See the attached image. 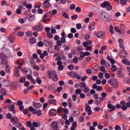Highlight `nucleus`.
Here are the masks:
<instances>
[{
  "instance_id": "nucleus-1",
  "label": "nucleus",
  "mask_w": 130,
  "mask_h": 130,
  "mask_svg": "<svg viewBox=\"0 0 130 130\" xmlns=\"http://www.w3.org/2000/svg\"><path fill=\"white\" fill-rule=\"evenodd\" d=\"M99 16L101 19H102L103 21H105V22L109 21V19L110 18L108 13L104 11H101L100 13Z\"/></svg>"
},
{
  "instance_id": "nucleus-2",
  "label": "nucleus",
  "mask_w": 130,
  "mask_h": 130,
  "mask_svg": "<svg viewBox=\"0 0 130 130\" xmlns=\"http://www.w3.org/2000/svg\"><path fill=\"white\" fill-rule=\"evenodd\" d=\"M108 84L111 86L113 88L115 89L118 87V81L116 79H112L108 81Z\"/></svg>"
},
{
  "instance_id": "nucleus-3",
  "label": "nucleus",
  "mask_w": 130,
  "mask_h": 130,
  "mask_svg": "<svg viewBox=\"0 0 130 130\" xmlns=\"http://www.w3.org/2000/svg\"><path fill=\"white\" fill-rule=\"evenodd\" d=\"M44 28V27L42 24L36 25L32 27V30L37 31V32H41V31H42Z\"/></svg>"
},
{
  "instance_id": "nucleus-4",
  "label": "nucleus",
  "mask_w": 130,
  "mask_h": 130,
  "mask_svg": "<svg viewBox=\"0 0 130 130\" xmlns=\"http://www.w3.org/2000/svg\"><path fill=\"white\" fill-rule=\"evenodd\" d=\"M101 64L102 66H104L107 69L110 68V63L109 62L106 61L104 59H102L101 60Z\"/></svg>"
},
{
  "instance_id": "nucleus-5",
  "label": "nucleus",
  "mask_w": 130,
  "mask_h": 130,
  "mask_svg": "<svg viewBox=\"0 0 130 130\" xmlns=\"http://www.w3.org/2000/svg\"><path fill=\"white\" fill-rule=\"evenodd\" d=\"M61 36L62 37L60 38V42L62 43H66V38H67V36H66V32L64 31H62L61 34Z\"/></svg>"
},
{
  "instance_id": "nucleus-6",
  "label": "nucleus",
  "mask_w": 130,
  "mask_h": 130,
  "mask_svg": "<svg viewBox=\"0 0 130 130\" xmlns=\"http://www.w3.org/2000/svg\"><path fill=\"white\" fill-rule=\"evenodd\" d=\"M44 44L45 46H52L53 42L50 40H45L44 41Z\"/></svg>"
},
{
  "instance_id": "nucleus-7",
  "label": "nucleus",
  "mask_w": 130,
  "mask_h": 130,
  "mask_svg": "<svg viewBox=\"0 0 130 130\" xmlns=\"http://www.w3.org/2000/svg\"><path fill=\"white\" fill-rule=\"evenodd\" d=\"M127 56V52L123 50L120 51V57L121 58H125Z\"/></svg>"
},
{
  "instance_id": "nucleus-8",
  "label": "nucleus",
  "mask_w": 130,
  "mask_h": 130,
  "mask_svg": "<svg viewBox=\"0 0 130 130\" xmlns=\"http://www.w3.org/2000/svg\"><path fill=\"white\" fill-rule=\"evenodd\" d=\"M102 102H103V99H102L101 97H99L94 101V103L97 105V106H100Z\"/></svg>"
},
{
  "instance_id": "nucleus-9",
  "label": "nucleus",
  "mask_w": 130,
  "mask_h": 130,
  "mask_svg": "<svg viewBox=\"0 0 130 130\" xmlns=\"http://www.w3.org/2000/svg\"><path fill=\"white\" fill-rule=\"evenodd\" d=\"M98 38H104L105 37V32L100 30L96 34Z\"/></svg>"
},
{
  "instance_id": "nucleus-10",
  "label": "nucleus",
  "mask_w": 130,
  "mask_h": 130,
  "mask_svg": "<svg viewBox=\"0 0 130 130\" xmlns=\"http://www.w3.org/2000/svg\"><path fill=\"white\" fill-rule=\"evenodd\" d=\"M3 85L4 87H10L11 85V81L4 79L3 81Z\"/></svg>"
},
{
  "instance_id": "nucleus-11",
  "label": "nucleus",
  "mask_w": 130,
  "mask_h": 130,
  "mask_svg": "<svg viewBox=\"0 0 130 130\" xmlns=\"http://www.w3.org/2000/svg\"><path fill=\"white\" fill-rule=\"evenodd\" d=\"M26 19L29 21V22H34L35 20V16L31 14H28L26 16Z\"/></svg>"
},
{
  "instance_id": "nucleus-12",
  "label": "nucleus",
  "mask_w": 130,
  "mask_h": 130,
  "mask_svg": "<svg viewBox=\"0 0 130 130\" xmlns=\"http://www.w3.org/2000/svg\"><path fill=\"white\" fill-rule=\"evenodd\" d=\"M52 128L54 130L58 129V123L56 121H54L52 123Z\"/></svg>"
},
{
  "instance_id": "nucleus-13",
  "label": "nucleus",
  "mask_w": 130,
  "mask_h": 130,
  "mask_svg": "<svg viewBox=\"0 0 130 130\" xmlns=\"http://www.w3.org/2000/svg\"><path fill=\"white\" fill-rule=\"evenodd\" d=\"M95 26H96V23L93 22L91 23V24L89 25L88 29L89 30V31H93V30H95Z\"/></svg>"
},
{
  "instance_id": "nucleus-14",
  "label": "nucleus",
  "mask_w": 130,
  "mask_h": 130,
  "mask_svg": "<svg viewBox=\"0 0 130 130\" xmlns=\"http://www.w3.org/2000/svg\"><path fill=\"white\" fill-rule=\"evenodd\" d=\"M57 64L58 66V69L59 71H62L63 70V65H62V61H58L57 62Z\"/></svg>"
},
{
  "instance_id": "nucleus-15",
  "label": "nucleus",
  "mask_w": 130,
  "mask_h": 130,
  "mask_svg": "<svg viewBox=\"0 0 130 130\" xmlns=\"http://www.w3.org/2000/svg\"><path fill=\"white\" fill-rule=\"evenodd\" d=\"M56 113H57V111L55 109H51L49 111V114L51 116H55V115H56Z\"/></svg>"
},
{
  "instance_id": "nucleus-16",
  "label": "nucleus",
  "mask_w": 130,
  "mask_h": 130,
  "mask_svg": "<svg viewBox=\"0 0 130 130\" xmlns=\"http://www.w3.org/2000/svg\"><path fill=\"white\" fill-rule=\"evenodd\" d=\"M107 58L112 64H114V63H115V60H114V59H113L112 56L108 55Z\"/></svg>"
},
{
  "instance_id": "nucleus-17",
  "label": "nucleus",
  "mask_w": 130,
  "mask_h": 130,
  "mask_svg": "<svg viewBox=\"0 0 130 130\" xmlns=\"http://www.w3.org/2000/svg\"><path fill=\"white\" fill-rule=\"evenodd\" d=\"M14 76L17 78L20 77V70L18 69V68H15L14 69Z\"/></svg>"
},
{
  "instance_id": "nucleus-18",
  "label": "nucleus",
  "mask_w": 130,
  "mask_h": 130,
  "mask_svg": "<svg viewBox=\"0 0 130 130\" xmlns=\"http://www.w3.org/2000/svg\"><path fill=\"white\" fill-rule=\"evenodd\" d=\"M24 72L26 75H32V70L30 68H25L24 70Z\"/></svg>"
},
{
  "instance_id": "nucleus-19",
  "label": "nucleus",
  "mask_w": 130,
  "mask_h": 130,
  "mask_svg": "<svg viewBox=\"0 0 130 130\" xmlns=\"http://www.w3.org/2000/svg\"><path fill=\"white\" fill-rule=\"evenodd\" d=\"M48 103H49V104H53L54 105H56V100L54 99H49L48 101Z\"/></svg>"
},
{
  "instance_id": "nucleus-20",
  "label": "nucleus",
  "mask_w": 130,
  "mask_h": 130,
  "mask_svg": "<svg viewBox=\"0 0 130 130\" xmlns=\"http://www.w3.org/2000/svg\"><path fill=\"white\" fill-rule=\"evenodd\" d=\"M34 107H35V108H37V109H40V108L42 107V104L40 103H34Z\"/></svg>"
},
{
  "instance_id": "nucleus-21",
  "label": "nucleus",
  "mask_w": 130,
  "mask_h": 130,
  "mask_svg": "<svg viewBox=\"0 0 130 130\" xmlns=\"http://www.w3.org/2000/svg\"><path fill=\"white\" fill-rule=\"evenodd\" d=\"M109 5H110V3H109V2L105 1L103 3L101 4V6L102 8L105 9V8H107V6H109Z\"/></svg>"
},
{
  "instance_id": "nucleus-22",
  "label": "nucleus",
  "mask_w": 130,
  "mask_h": 130,
  "mask_svg": "<svg viewBox=\"0 0 130 130\" xmlns=\"http://www.w3.org/2000/svg\"><path fill=\"white\" fill-rule=\"evenodd\" d=\"M49 2H50V0H46L44 2V8H49V7H50V3Z\"/></svg>"
},
{
  "instance_id": "nucleus-23",
  "label": "nucleus",
  "mask_w": 130,
  "mask_h": 130,
  "mask_svg": "<svg viewBox=\"0 0 130 130\" xmlns=\"http://www.w3.org/2000/svg\"><path fill=\"white\" fill-rule=\"evenodd\" d=\"M85 111H86V112H88V115H92V111L91 110V108L89 106H88L85 108Z\"/></svg>"
},
{
  "instance_id": "nucleus-24",
  "label": "nucleus",
  "mask_w": 130,
  "mask_h": 130,
  "mask_svg": "<svg viewBox=\"0 0 130 130\" xmlns=\"http://www.w3.org/2000/svg\"><path fill=\"white\" fill-rule=\"evenodd\" d=\"M3 52L5 56L6 55H10V54H11V50L8 49H5L4 50H3Z\"/></svg>"
},
{
  "instance_id": "nucleus-25",
  "label": "nucleus",
  "mask_w": 130,
  "mask_h": 130,
  "mask_svg": "<svg viewBox=\"0 0 130 130\" xmlns=\"http://www.w3.org/2000/svg\"><path fill=\"white\" fill-rule=\"evenodd\" d=\"M108 107L109 108V109L111 110V111H114V110H115L116 107L115 106H113L111 104H108Z\"/></svg>"
},
{
  "instance_id": "nucleus-26",
  "label": "nucleus",
  "mask_w": 130,
  "mask_h": 130,
  "mask_svg": "<svg viewBox=\"0 0 130 130\" xmlns=\"http://www.w3.org/2000/svg\"><path fill=\"white\" fill-rule=\"evenodd\" d=\"M11 121L13 123H16L19 121V119L17 117H14L13 118H11Z\"/></svg>"
},
{
  "instance_id": "nucleus-27",
  "label": "nucleus",
  "mask_w": 130,
  "mask_h": 130,
  "mask_svg": "<svg viewBox=\"0 0 130 130\" xmlns=\"http://www.w3.org/2000/svg\"><path fill=\"white\" fill-rule=\"evenodd\" d=\"M119 46L120 48L123 49V40L120 39L118 40Z\"/></svg>"
},
{
  "instance_id": "nucleus-28",
  "label": "nucleus",
  "mask_w": 130,
  "mask_h": 130,
  "mask_svg": "<svg viewBox=\"0 0 130 130\" xmlns=\"http://www.w3.org/2000/svg\"><path fill=\"white\" fill-rule=\"evenodd\" d=\"M55 88H56V84L54 83L51 85V87H48V90L49 91H51V90H54Z\"/></svg>"
},
{
  "instance_id": "nucleus-29",
  "label": "nucleus",
  "mask_w": 130,
  "mask_h": 130,
  "mask_svg": "<svg viewBox=\"0 0 130 130\" xmlns=\"http://www.w3.org/2000/svg\"><path fill=\"white\" fill-rule=\"evenodd\" d=\"M56 73H55V72L53 71H50L48 73V76L49 79H51L52 77H54V75H55Z\"/></svg>"
},
{
  "instance_id": "nucleus-30",
  "label": "nucleus",
  "mask_w": 130,
  "mask_h": 130,
  "mask_svg": "<svg viewBox=\"0 0 130 130\" xmlns=\"http://www.w3.org/2000/svg\"><path fill=\"white\" fill-rule=\"evenodd\" d=\"M111 71L112 72H116V71H117V67L114 64H112L111 67Z\"/></svg>"
},
{
  "instance_id": "nucleus-31",
  "label": "nucleus",
  "mask_w": 130,
  "mask_h": 130,
  "mask_svg": "<svg viewBox=\"0 0 130 130\" xmlns=\"http://www.w3.org/2000/svg\"><path fill=\"white\" fill-rule=\"evenodd\" d=\"M37 114L38 116H41L42 115V111H41V110H36L35 114Z\"/></svg>"
},
{
  "instance_id": "nucleus-32",
  "label": "nucleus",
  "mask_w": 130,
  "mask_h": 130,
  "mask_svg": "<svg viewBox=\"0 0 130 130\" xmlns=\"http://www.w3.org/2000/svg\"><path fill=\"white\" fill-rule=\"evenodd\" d=\"M69 75L71 78H76V76H77V73L75 72H70L69 73Z\"/></svg>"
},
{
  "instance_id": "nucleus-33",
  "label": "nucleus",
  "mask_w": 130,
  "mask_h": 130,
  "mask_svg": "<svg viewBox=\"0 0 130 130\" xmlns=\"http://www.w3.org/2000/svg\"><path fill=\"white\" fill-rule=\"evenodd\" d=\"M72 126L71 128V130H76V127H77V124L76 122H74L72 124Z\"/></svg>"
},
{
  "instance_id": "nucleus-34",
  "label": "nucleus",
  "mask_w": 130,
  "mask_h": 130,
  "mask_svg": "<svg viewBox=\"0 0 130 130\" xmlns=\"http://www.w3.org/2000/svg\"><path fill=\"white\" fill-rule=\"evenodd\" d=\"M29 41L30 43H32V44H34V43H36V39H35L34 37H31L29 39Z\"/></svg>"
},
{
  "instance_id": "nucleus-35",
  "label": "nucleus",
  "mask_w": 130,
  "mask_h": 130,
  "mask_svg": "<svg viewBox=\"0 0 130 130\" xmlns=\"http://www.w3.org/2000/svg\"><path fill=\"white\" fill-rule=\"evenodd\" d=\"M122 61V63H124V64H126V66H130V62L129 61H127L126 59H123Z\"/></svg>"
},
{
  "instance_id": "nucleus-36",
  "label": "nucleus",
  "mask_w": 130,
  "mask_h": 130,
  "mask_svg": "<svg viewBox=\"0 0 130 130\" xmlns=\"http://www.w3.org/2000/svg\"><path fill=\"white\" fill-rule=\"evenodd\" d=\"M77 98H78V94L74 93L72 95V100L74 102L77 101Z\"/></svg>"
},
{
  "instance_id": "nucleus-37",
  "label": "nucleus",
  "mask_w": 130,
  "mask_h": 130,
  "mask_svg": "<svg viewBox=\"0 0 130 130\" xmlns=\"http://www.w3.org/2000/svg\"><path fill=\"white\" fill-rule=\"evenodd\" d=\"M28 110H29V111H30V112H32V113L34 114L36 113H35V111H36V109H34V108H33V107L31 106V107H29L28 108Z\"/></svg>"
},
{
  "instance_id": "nucleus-38",
  "label": "nucleus",
  "mask_w": 130,
  "mask_h": 130,
  "mask_svg": "<svg viewBox=\"0 0 130 130\" xmlns=\"http://www.w3.org/2000/svg\"><path fill=\"white\" fill-rule=\"evenodd\" d=\"M1 94L3 95H5L7 94V89L5 88H2L1 90Z\"/></svg>"
},
{
  "instance_id": "nucleus-39",
  "label": "nucleus",
  "mask_w": 130,
  "mask_h": 130,
  "mask_svg": "<svg viewBox=\"0 0 130 130\" xmlns=\"http://www.w3.org/2000/svg\"><path fill=\"white\" fill-rule=\"evenodd\" d=\"M18 21L20 24H24L26 22V18H20Z\"/></svg>"
},
{
  "instance_id": "nucleus-40",
  "label": "nucleus",
  "mask_w": 130,
  "mask_h": 130,
  "mask_svg": "<svg viewBox=\"0 0 130 130\" xmlns=\"http://www.w3.org/2000/svg\"><path fill=\"white\" fill-rule=\"evenodd\" d=\"M75 94H76L77 95H80V93H82V90H81L80 88H78L75 90Z\"/></svg>"
},
{
  "instance_id": "nucleus-41",
  "label": "nucleus",
  "mask_w": 130,
  "mask_h": 130,
  "mask_svg": "<svg viewBox=\"0 0 130 130\" xmlns=\"http://www.w3.org/2000/svg\"><path fill=\"white\" fill-rule=\"evenodd\" d=\"M114 30H115V31H116V32H117V33H120V34H121V30H120V29H119V28H118V27L115 26V27H114Z\"/></svg>"
},
{
  "instance_id": "nucleus-42",
  "label": "nucleus",
  "mask_w": 130,
  "mask_h": 130,
  "mask_svg": "<svg viewBox=\"0 0 130 130\" xmlns=\"http://www.w3.org/2000/svg\"><path fill=\"white\" fill-rule=\"evenodd\" d=\"M2 66H4L5 67H6L7 66H8V61H7V60H2Z\"/></svg>"
},
{
  "instance_id": "nucleus-43",
  "label": "nucleus",
  "mask_w": 130,
  "mask_h": 130,
  "mask_svg": "<svg viewBox=\"0 0 130 130\" xmlns=\"http://www.w3.org/2000/svg\"><path fill=\"white\" fill-rule=\"evenodd\" d=\"M101 72H103V73H107V70H105V67L104 66H101L100 69Z\"/></svg>"
},
{
  "instance_id": "nucleus-44",
  "label": "nucleus",
  "mask_w": 130,
  "mask_h": 130,
  "mask_svg": "<svg viewBox=\"0 0 130 130\" xmlns=\"http://www.w3.org/2000/svg\"><path fill=\"white\" fill-rule=\"evenodd\" d=\"M80 87L81 88H85L87 87V84L85 83V82H83L80 84Z\"/></svg>"
},
{
  "instance_id": "nucleus-45",
  "label": "nucleus",
  "mask_w": 130,
  "mask_h": 130,
  "mask_svg": "<svg viewBox=\"0 0 130 130\" xmlns=\"http://www.w3.org/2000/svg\"><path fill=\"white\" fill-rule=\"evenodd\" d=\"M24 34H25V33H24L23 31H18L17 32V35H18V36H19L20 37H22V36H24Z\"/></svg>"
},
{
  "instance_id": "nucleus-46",
  "label": "nucleus",
  "mask_w": 130,
  "mask_h": 130,
  "mask_svg": "<svg viewBox=\"0 0 130 130\" xmlns=\"http://www.w3.org/2000/svg\"><path fill=\"white\" fill-rule=\"evenodd\" d=\"M68 70H70V71H73L74 69H75V67L73 64H70L68 67Z\"/></svg>"
},
{
  "instance_id": "nucleus-47",
  "label": "nucleus",
  "mask_w": 130,
  "mask_h": 130,
  "mask_svg": "<svg viewBox=\"0 0 130 130\" xmlns=\"http://www.w3.org/2000/svg\"><path fill=\"white\" fill-rule=\"evenodd\" d=\"M118 117L119 118H124V115L123 114H121V112H119L117 113Z\"/></svg>"
},
{
  "instance_id": "nucleus-48",
  "label": "nucleus",
  "mask_w": 130,
  "mask_h": 130,
  "mask_svg": "<svg viewBox=\"0 0 130 130\" xmlns=\"http://www.w3.org/2000/svg\"><path fill=\"white\" fill-rule=\"evenodd\" d=\"M8 39L10 42H11V43H14L15 42V40L14 39V38L12 37H9L8 38Z\"/></svg>"
},
{
  "instance_id": "nucleus-49",
  "label": "nucleus",
  "mask_w": 130,
  "mask_h": 130,
  "mask_svg": "<svg viewBox=\"0 0 130 130\" xmlns=\"http://www.w3.org/2000/svg\"><path fill=\"white\" fill-rule=\"evenodd\" d=\"M62 111L64 113H66V114L69 113V109H68L67 108H63Z\"/></svg>"
},
{
  "instance_id": "nucleus-50",
  "label": "nucleus",
  "mask_w": 130,
  "mask_h": 130,
  "mask_svg": "<svg viewBox=\"0 0 130 130\" xmlns=\"http://www.w3.org/2000/svg\"><path fill=\"white\" fill-rule=\"evenodd\" d=\"M73 61L74 63H78V62H79L78 57H75L73 60Z\"/></svg>"
},
{
  "instance_id": "nucleus-51",
  "label": "nucleus",
  "mask_w": 130,
  "mask_h": 130,
  "mask_svg": "<svg viewBox=\"0 0 130 130\" xmlns=\"http://www.w3.org/2000/svg\"><path fill=\"white\" fill-rule=\"evenodd\" d=\"M96 91H99V92H101L102 90H103V87L101 86H98V87H96Z\"/></svg>"
},
{
  "instance_id": "nucleus-52",
  "label": "nucleus",
  "mask_w": 130,
  "mask_h": 130,
  "mask_svg": "<svg viewBox=\"0 0 130 130\" xmlns=\"http://www.w3.org/2000/svg\"><path fill=\"white\" fill-rule=\"evenodd\" d=\"M62 16H63V17H64V18H65L66 19H69V14H68V13L64 12V13L62 14Z\"/></svg>"
},
{
  "instance_id": "nucleus-53",
  "label": "nucleus",
  "mask_w": 130,
  "mask_h": 130,
  "mask_svg": "<svg viewBox=\"0 0 130 130\" xmlns=\"http://www.w3.org/2000/svg\"><path fill=\"white\" fill-rule=\"evenodd\" d=\"M36 81L39 85L42 83V80H41V79H40L39 77L37 78Z\"/></svg>"
},
{
  "instance_id": "nucleus-54",
  "label": "nucleus",
  "mask_w": 130,
  "mask_h": 130,
  "mask_svg": "<svg viewBox=\"0 0 130 130\" xmlns=\"http://www.w3.org/2000/svg\"><path fill=\"white\" fill-rule=\"evenodd\" d=\"M46 34L48 38H52L53 37V35L51 32H47Z\"/></svg>"
},
{
  "instance_id": "nucleus-55",
  "label": "nucleus",
  "mask_w": 130,
  "mask_h": 130,
  "mask_svg": "<svg viewBox=\"0 0 130 130\" xmlns=\"http://www.w3.org/2000/svg\"><path fill=\"white\" fill-rule=\"evenodd\" d=\"M15 109V105H12L9 108V110L10 111H13Z\"/></svg>"
},
{
  "instance_id": "nucleus-56",
  "label": "nucleus",
  "mask_w": 130,
  "mask_h": 130,
  "mask_svg": "<svg viewBox=\"0 0 130 130\" xmlns=\"http://www.w3.org/2000/svg\"><path fill=\"white\" fill-rule=\"evenodd\" d=\"M70 10H75L76 9V5L71 4L70 6Z\"/></svg>"
},
{
  "instance_id": "nucleus-57",
  "label": "nucleus",
  "mask_w": 130,
  "mask_h": 130,
  "mask_svg": "<svg viewBox=\"0 0 130 130\" xmlns=\"http://www.w3.org/2000/svg\"><path fill=\"white\" fill-rule=\"evenodd\" d=\"M52 79L55 81L56 82L57 80H58V78H57V75H56V73L54 75V77H52Z\"/></svg>"
},
{
  "instance_id": "nucleus-58",
  "label": "nucleus",
  "mask_w": 130,
  "mask_h": 130,
  "mask_svg": "<svg viewBox=\"0 0 130 130\" xmlns=\"http://www.w3.org/2000/svg\"><path fill=\"white\" fill-rule=\"evenodd\" d=\"M61 117L63 119H64L66 120L68 118V115H66V114H62L61 115Z\"/></svg>"
},
{
  "instance_id": "nucleus-59",
  "label": "nucleus",
  "mask_w": 130,
  "mask_h": 130,
  "mask_svg": "<svg viewBox=\"0 0 130 130\" xmlns=\"http://www.w3.org/2000/svg\"><path fill=\"white\" fill-rule=\"evenodd\" d=\"M26 81V78L25 77H21L20 78V83H25Z\"/></svg>"
},
{
  "instance_id": "nucleus-60",
  "label": "nucleus",
  "mask_w": 130,
  "mask_h": 130,
  "mask_svg": "<svg viewBox=\"0 0 130 130\" xmlns=\"http://www.w3.org/2000/svg\"><path fill=\"white\" fill-rule=\"evenodd\" d=\"M90 91V88L88 87H86L85 88H84V93H88Z\"/></svg>"
},
{
  "instance_id": "nucleus-61",
  "label": "nucleus",
  "mask_w": 130,
  "mask_h": 130,
  "mask_svg": "<svg viewBox=\"0 0 130 130\" xmlns=\"http://www.w3.org/2000/svg\"><path fill=\"white\" fill-rule=\"evenodd\" d=\"M38 46H39V47H43V46H44L43 42L40 41L38 43Z\"/></svg>"
},
{
  "instance_id": "nucleus-62",
  "label": "nucleus",
  "mask_w": 130,
  "mask_h": 130,
  "mask_svg": "<svg viewBox=\"0 0 130 130\" xmlns=\"http://www.w3.org/2000/svg\"><path fill=\"white\" fill-rule=\"evenodd\" d=\"M76 28L78 30H80L82 28V24L81 23H78L76 24Z\"/></svg>"
},
{
  "instance_id": "nucleus-63",
  "label": "nucleus",
  "mask_w": 130,
  "mask_h": 130,
  "mask_svg": "<svg viewBox=\"0 0 130 130\" xmlns=\"http://www.w3.org/2000/svg\"><path fill=\"white\" fill-rule=\"evenodd\" d=\"M114 128L115 130H121V127L118 125H116Z\"/></svg>"
},
{
  "instance_id": "nucleus-64",
  "label": "nucleus",
  "mask_w": 130,
  "mask_h": 130,
  "mask_svg": "<svg viewBox=\"0 0 130 130\" xmlns=\"http://www.w3.org/2000/svg\"><path fill=\"white\" fill-rule=\"evenodd\" d=\"M122 128L123 130H127V125H125V124H123Z\"/></svg>"
}]
</instances>
